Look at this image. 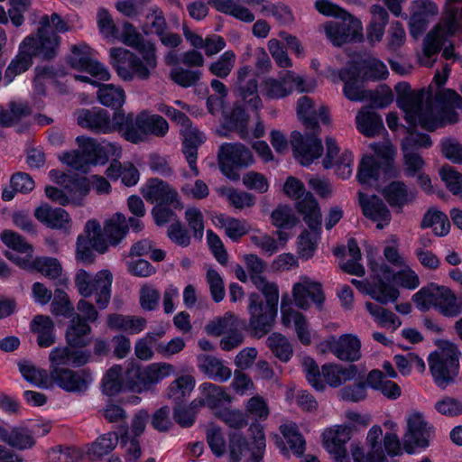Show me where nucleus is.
Segmentation results:
<instances>
[{"label":"nucleus","mask_w":462,"mask_h":462,"mask_svg":"<svg viewBox=\"0 0 462 462\" xmlns=\"http://www.w3.org/2000/svg\"><path fill=\"white\" fill-rule=\"evenodd\" d=\"M245 263L251 281L259 288L261 293L251 292L248 295L247 310L249 313L248 328L253 337L261 338L273 328L278 315L279 288L277 284L269 282L262 273L266 263L257 254H249L245 256Z\"/></svg>","instance_id":"1"},{"label":"nucleus","mask_w":462,"mask_h":462,"mask_svg":"<svg viewBox=\"0 0 462 462\" xmlns=\"http://www.w3.org/2000/svg\"><path fill=\"white\" fill-rule=\"evenodd\" d=\"M173 372L168 363H152L147 365L132 361L125 374L119 365L111 366L101 380L103 394L112 397L121 392L143 393L153 392L157 385Z\"/></svg>","instance_id":"2"},{"label":"nucleus","mask_w":462,"mask_h":462,"mask_svg":"<svg viewBox=\"0 0 462 462\" xmlns=\"http://www.w3.org/2000/svg\"><path fill=\"white\" fill-rule=\"evenodd\" d=\"M77 150L63 152L60 161L71 169L88 173L92 166L106 165L111 156L121 157L122 147L116 143L98 142L97 139L79 135L76 138Z\"/></svg>","instance_id":"3"},{"label":"nucleus","mask_w":462,"mask_h":462,"mask_svg":"<svg viewBox=\"0 0 462 462\" xmlns=\"http://www.w3.org/2000/svg\"><path fill=\"white\" fill-rule=\"evenodd\" d=\"M207 442L216 457L228 451L231 462H260L265 448L264 435H207Z\"/></svg>","instance_id":"4"},{"label":"nucleus","mask_w":462,"mask_h":462,"mask_svg":"<svg viewBox=\"0 0 462 462\" xmlns=\"http://www.w3.org/2000/svg\"><path fill=\"white\" fill-rule=\"evenodd\" d=\"M438 350L428 356L430 373L434 383L444 390L456 382L460 371L461 352L455 343L447 339L436 342Z\"/></svg>","instance_id":"5"},{"label":"nucleus","mask_w":462,"mask_h":462,"mask_svg":"<svg viewBox=\"0 0 462 462\" xmlns=\"http://www.w3.org/2000/svg\"><path fill=\"white\" fill-rule=\"evenodd\" d=\"M412 300L420 311L430 308L448 318L457 317L462 312V303L457 301L454 291L447 286L430 282L412 295Z\"/></svg>","instance_id":"6"},{"label":"nucleus","mask_w":462,"mask_h":462,"mask_svg":"<svg viewBox=\"0 0 462 462\" xmlns=\"http://www.w3.org/2000/svg\"><path fill=\"white\" fill-rule=\"evenodd\" d=\"M168 132L169 124L160 115L152 114L146 109L137 115L133 112L125 113L123 139L133 144L141 143L149 135L164 137Z\"/></svg>","instance_id":"7"},{"label":"nucleus","mask_w":462,"mask_h":462,"mask_svg":"<svg viewBox=\"0 0 462 462\" xmlns=\"http://www.w3.org/2000/svg\"><path fill=\"white\" fill-rule=\"evenodd\" d=\"M112 282L113 275L109 270H101L92 275L86 270L79 269L74 277L75 287L79 295L88 298L95 294L99 310H105L110 302Z\"/></svg>","instance_id":"8"},{"label":"nucleus","mask_w":462,"mask_h":462,"mask_svg":"<svg viewBox=\"0 0 462 462\" xmlns=\"http://www.w3.org/2000/svg\"><path fill=\"white\" fill-rule=\"evenodd\" d=\"M218 167L221 173L232 181L240 179V171L254 162L252 151L241 143H223L217 153Z\"/></svg>","instance_id":"9"},{"label":"nucleus","mask_w":462,"mask_h":462,"mask_svg":"<svg viewBox=\"0 0 462 462\" xmlns=\"http://www.w3.org/2000/svg\"><path fill=\"white\" fill-rule=\"evenodd\" d=\"M125 113L109 112L101 107L91 109L83 108L79 112L77 122L82 128H87L95 134L118 133L123 138L125 130Z\"/></svg>","instance_id":"10"},{"label":"nucleus","mask_w":462,"mask_h":462,"mask_svg":"<svg viewBox=\"0 0 462 462\" xmlns=\"http://www.w3.org/2000/svg\"><path fill=\"white\" fill-rule=\"evenodd\" d=\"M110 64L124 81H132L134 78L147 80L151 76L150 67L135 53L123 48L110 50Z\"/></svg>","instance_id":"11"},{"label":"nucleus","mask_w":462,"mask_h":462,"mask_svg":"<svg viewBox=\"0 0 462 462\" xmlns=\"http://www.w3.org/2000/svg\"><path fill=\"white\" fill-rule=\"evenodd\" d=\"M50 379L61 390L79 394L86 393L94 382L93 373L88 367L79 370L55 367L50 369Z\"/></svg>","instance_id":"12"},{"label":"nucleus","mask_w":462,"mask_h":462,"mask_svg":"<svg viewBox=\"0 0 462 462\" xmlns=\"http://www.w3.org/2000/svg\"><path fill=\"white\" fill-rule=\"evenodd\" d=\"M290 143L294 159L303 167H310L324 152L322 140L315 134L292 131Z\"/></svg>","instance_id":"13"},{"label":"nucleus","mask_w":462,"mask_h":462,"mask_svg":"<svg viewBox=\"0 0 462 462\" xmlns=\"http://www.w3.org/2000/svg\"><path fill=\"white\" fill-rule=\"evenodd\" d=\"M342 22H331L326 24L327 38L335 47H341L346 43L361 42L364 39L362 24L359 19L349 13L343 14Z\"/></svg>","instance_id":"14"},{"label":"nucleus","mask_w":462,"mask_h":462,"mask_svg":"<svg viewBox=\"0 0 462 462\" xmlns=\"http://www.w3.org/2000/svg\"><path fill=\"white\" fill-rule=\"evenodd\" d=\"M60 40L54 31L39 28L36 35L30 34L23 42V46L28 48L33 58L51 61L58 55Z\"/></svg>","instance_id":"15"},{"label":"nucleus","mask_w":462,"mask_h":462,"mask_svg":"<svg viewBox=\"0 0 462 462\" xmlns=\"http://www.w3.org/2000/svg\"><path fill=\"white\" fill-rule=\"evenodd\" d=\"M141 192L150 203L173 205L175 208H182L178 191L159 178L148 179Z\"/></svg>","instance_id":"16"},{"label":"nucleus","mask_w":462,"mask_h":462,"mask_svg":"<svg viewBox=\"0 0 462 462\" xmlns=\"http://www.w3.org/2000/svg\"><path fill=\"white\" fill-rule=\"evenodd\" d=\"M49 360L50 369L65 366L79 368L90 362L91 351L72 347L67 344L64 346L54 347L50 353Z\"/></svg>","instance_id":"17"},{"label":"nucleus","mask_w":462,"mask_h":462,"mask_svg":"<svg viewBox=\"0 0 462 462\" xmlns=\"http://www.w3.org/2000/svg\"><path fill=\"white\" fill-rule=\"evenodd\" d=\"M359 205L365 217L376 223L377 229H383L392 220V214L383 200L375 194L359 193Z\"/></svg>","instance_id":"18"},{"label":"nucleus","mask_w":462,"mask_h":462,"mask_svg":"<svg viewBox=\"0 0 462 462\" xmlns=\"http://www.w3.org/2000/svg\"><path fill=\"white\" fill-rule=\"evenodd\" d=\"M436 110L443 127L458 122L457 109L462 108V97L454 89L447 88L436 97Z\"/></svg>","instance_id":"19"},{"label":"nucleus","mask_w":462,"mask_h":462,"mask_svg":"<svg viewBox=\"0 0 462 462\" xmlns=\"http://www.w3.org/2000/svg\"><path fill=\"white\" fill-rule=\"evenodd\" d=\"M292 295L296 305L302 310L308 308V299H310L319 310L323 307L326 300L322 284L319 282L311 281L308 278L293 285Z\"/></svg>","instance_id":"20"},{"label":"nucleus","mask_w":462,"mask_h":462,"mask_svg":"<svg viewBox=\"0 0 462 462\" xmlns=\"http://www.w3.org/2000/svg\"><path fill=\"white\" fill-rule=\"evenodd\" d=\"M35 218L51 229L69 231L71 219L69 213L62 208H52L43 203L34 210Z\"/></svg>","instance_id":"21"},{"label":"nucleus","mask_w":462,"mask_h":462,"mask_svg":"<svg viewBox=\"0 0 462 462\" xmlns=\"http://www.w3.org/2000/svg\"><path fill=\"white\" fill-rule=\"evenodd\" d=\"M184 128L185 129L180 132V134L183 136L181 151L193 175L198 176L199 174L197 166L198 151L206 138L204 134L197 128H191V126Z\"/></svg>","instance_id":"22"},{"label":"nucleus","mask_w":462,"mask_h":462,"mask_svg":"<svg viewBox=\"0 0 462 462\" xmlns=\"http://www.w3.org/2000/svg\"><path fill=\"white\" fill-rule=\"evenodd\" d=\"M382 195L392 208L402 209L415 200L417 191L402 180H392L383 189Z\"/></svg>","instance_id":"23"},{"label":"nucleus","mask_w":462,"mask_h":462,"mask_svg":"<svg viewBox=\"0 0 462 462\" xmlns=\"http://www.w3.org/2000/svg\"><path fill=\"white\" fill-rule=\"evenodd\" d=\"M244 411L246 414V420H248V433H264L263 422L270 413L265 400L259 395L251 397Z\"/></svg>","instance_id":"24"},{"label":"nucleus","mask_w":462,"mask_h":462,"mask_svg":"<svg viewBox=\"0 0 462 462\" xmlns=\"http://www.w3.org/2000/svg\"><path fill=\"white\" fill-rule=\"evenodd\" d=\"M329 350L339 360L356 362L361 358V341L357 336L344 334L329 344Z\"/></svg>","instance_id":"25"},{"label":"nucleus","mask_w":462,"mask_h":462,"mask_svg":"<svg viewBox=\"0 0 462 462\" xmlns=\"http://www.w3.org/2000/svg\"><path fill=\"white\" fill-rule=\"evenodd\" d=\"M65 341L72 347L87 349L93 342L91 325L71 318L65 330Z\"/></svg>","instance_id":"26"},{"label":"nucleus","mask_w":462,"mask_h":462,"mask_svg":"<svg viewBox=\"0 0 462 462\" xmlns=\"http://www.w3.org/2000/svg\"><path fill=\"white\" fill-rule=\"evenodd\" d=\"M198 367L209 379L225 383L232 375V371L226 366L223 360L208 354H199L197 356Z\"/></svg>","instance_id":"27"},{"label":"nucleus","mask_w":462,"mask_h":462,"mask_svg":"<svg viewBox=\"0 0 462 462\" xmlns=\"http://www.w3.org/2000/svg\"><path fill=\"white\" fill-rule=\"evenodd\" d=\"M248 120L249 115L245 107L239 104L235 103L229 112H223V128L230 132H236L242 139L248 135Z\"/></svg>","instance_id":"28"},{"label":"nucleus","mask_w":462,"mask_h":462,"mask_svg":"<svg viewBox=\"0 0 462 462\" xmlns=\"http://www.w3.org/2000/svg\"><path fill=\"white\" fill-rule=\"evenodd\" d=\"M119 442L117 435H102L94 442L85 447L84 451L78 452L74 457L81 458L85 454L90 461L97 462L112 452Z\"/></svg>","instance_id":"29"},{"label":"nucleus","mask_w":462,"mask_h":462,"mask_svg":"<svg viewBox=\"0 0 462 462\" xmlns=\"http://www.w3.org/2000/svg\"><path fill=\"white\" fill-rule=\"evenodd\" d=\"M97 97L102 106L110 107L114 112L126 113L123 109L126 96L121 86L102 83L97 91Z\"/></svg>","instance_id":"30"},{"label":"nucleus","mask_w":462,"mask_h":462,"mask_svg":"<svg viewBox=\"0 0 462 462\" xmlns=\"http://www.w3.org/2000/svg\"><path fill=\"white\" fill-rule=\"evenodd\" d=\"M356 129L365 137H375L384 130L382 116L371 108L361 109L356 117Z\"/></svg>","instance_id":"31"},{"label":"nucleus","mask_w":462,"mask_h":462,"mask_svg":"<svg viewBox=\"0 0 462 462\" xmlns=\"http://www.w3.org/2000/svg\"><path fill=\"white\" fill-rule=\"evenodd\" d=\"M63 188L69 196L71 205L79 207L83 205L85 198L90 192L91 182L86 176L70 172Z\"/></svg>","instance_id":"32"},{"label":"nucleus","mask_w":462,"mask_h":462,"mask_svg":"<svg viewBox=\"0 0 462 462\" xmlns=\"http://www.w3.org/2000/svg\"><path fill=\"white\" fill-rule=\"evenodd\" d=\"M33 63V56L26 46H23V42L19 45L18 52L12 59L5 72V85H8L14 78L27 71Z\"/></svg>","instance_id":"33"},{"label":"nucleus","mask_w":462,"mask_h":462,"mask_svg":"<svg viewBox=\"0 0 462 462\" xmlns=\"http://www.w3.org/2000/svg\"><path fill=\"white\" fill-rule=\"evenodd\" d=\"M450 222L448 216L434 208H430L423 215L420 222L422 229L433 227V233L436 236H446L450 231Z\"/></svg>","instance_id":"34"},{"label":"nucleus","mask_w":462,"mask_h":462,"mask_svg":"<svg viewBox=\"0 0 462 462\" xmlns=\"http://www.w3.org/2000/svg\"><path fill=\"white\" fill-rule=\"evenodd\" d=\"M346 421L341 425H337L335 429L327 428L322 433H354L365 430L371 422L369 414H361L356 411H347L346 413Z\"/></svg>","instance_id":"35"},{"label":"nucleus","mask_w":462,"mask_h":462,"mask_svg":"<svg viewBox=\"0 0 462 462\" xmlns=\"http://www.w3.org/2000/svg\"><path fill=\"white\" fill-rule=\"evenodd\" d=\"M380 160L372 154H365L358 164L356 179L361 185H368L380 180Z\"/></svg>","instance_id":"36"},{"label":"nucleus","mask_w":462,"mask_h":462,"mask_svg":"<svg viewBox=\"0 0 462 462\" xmlns=\"http://www.w3.org/2000/svg\"><path fill=\"white\" fill-rule=\"evenodd\" d=\"M103 231L111 246L118 245L128 234L125 216L116 212L111 219L106 221Z\"/></svg>","instance_id":"37"},{"label":"nucleus","mask_w":462,"mask_h":462,"mask_svg":"<svg viewBox=\"0 0 462 462\" xmlns=\"http://www.w3.org/2000/svg\"><path fill=\"white\" fill-rule=\"evenodd\" d=\"M32 269L41 273L50 280L58 279L56 285H66L67 279H60L62 273V265L60 262L51 256L37 257L32 261Z\"/></svg>","instance_id":"38"},{"label":"nucleus","mask_w":462,"mask_h":462,"mask_svg":"<svg viewBox=\"0 0 462 462\" xmlns=\"http://www.w3.org/2000/svg\"><path fill=\"white\" fill-rule=\"evenodd\" d=\"M217 12L230 15L244 23H252L254 20L253 12L245 6L236 4L234 0H209Z\"/></svg>","instance_id":"39"},{"label":"nucleus","mask_w":462,"mask_h":462,"mask_svg":"<svg viewBox=\"0 0 462 462\" xmlns=\"http://www.w3.org/2000/svg\"><path fill=\"white\" fill-rule=\"evenodd\" d=\"M266 346L282 363H288L293 356V348L291 342L280 332H273L268 336Z\"/></svg>","instance_id":"40"},{"label":"nucleus","mask_w":462,"mask_h":462,"mask_svg":"<svg viewBox=\"0 0 462 462\" xmlns=\"http://www.w3.org/2000/svg\"><path fill=\"white\" fill-rule=\"evenodd\" d=\"M262 94L269 99L283 98L293 92V86L289 82L288 73L281 79L268 78L261 86Z\"/></svg>","instance_id":"41"},{"label":"nucleus","mask_w":462,"mask_h":462,"mask_svg":"<svg viewBox=\"0 0 462 462\" xmlns=\"http://www.w3.org/2000/svg\"><path fill=\"white\" fill-rule=\"evenodd\" d=\"M199 389L203 396L200 403L207 405L210 409L218 408L224 402H231L229 394L219 385L212 383H203L200 384Z\"/></svg>","instance_id":"42"},{"label":"nucleus","mask_w":462,"mask_h":462,"mask_svg":"<svg viewBox=\"0 0 462 462\" xmlns=\"http://www.w3.org/2000/svg\"><path fill=\"white\" fill-rule=\"evenodd\" d=\"M405 136L401 141V151L419 152L420 149H430L433 143L430 135L418 130L404 132Z\"/></svg>","instance_id":"43"},{"label":"nucleus","mask_w":462,"mask_h":462,"mask_svg":"<svg viewBox=\"0 0 462 462\" xmlns=\"http://www.w3.org/2000/svg\"><path fill=\"white\" fill-rule=\"evenodd\" d=\"M195 379L192 375L184 374L171 383L167 389V396L180 404L190 394L195 387Z\"/></svg>","instance_id":"44"},{"label":"nucleus","mask_w":462,"mask_h":462,"mask_svg":"<svg viewBox=\"0 0 462 462\" xmlns=\"http://www.w3.org/2000/svg\"><path fill=\"white\" fill-rule=\"evenodd\" d=\"M274 442L281 452L288 456L289 452L300 457L306 449V441L302 435H273Z\"/></svg>","instance_id":"45"},{"label":"nucleus","mask_w":462,"mask_h":462,"mask_svg":"<svg viewBox=\"0 0 462 462\" xmlns=\"http://www.w3.org/2000/svg\"><path fill=\"white\" fill-rule=\"evenodd\" d=\"M371 287L368 295L381 304L394 302L400 295L394 284H390L381 280H373Z\"/></svg>","instance_id":"46"},{"label":"nucleus","mask_w":462,"mask_h":462,"mask_svg":"<svg viewBox=\"0 0 462 462\" xmlns=\"http://www.w3.org/2000/svg\"><path fill=\"white\" fill-rule=\"evenodd\" d=\"M363 80L378 81L386 79L389 71L386 65L377 58H362Z\"/></svg>","instance_id":"47"},{"label":"nucleus","mask_w":462,"mask_h":462,"mask_svg":"<svg viewBox=\"0 0 462 462\" xmlns=\"http://www.w3.org/2000/svg\"><path fill=\"white\" fill-rule=\"evenodd\" d=\"M91 60V48L86 43H79L71 46L66 62L70 68L82 71Z\"/></svg>","instance_id":"48"},{"label":"nucleus","mask_w":462,"mask_h":462,"mask_svg":"<svg viewBox=\"0 0 462 462\" xmlns=\"http://www.w3.org/2000/svg\"><path fill=\"white\" fill-rule=\"evenodd\" d=\"M272 224L280 229H291L298 224V218L287 204H279L271 214Z\"/></svg>","instance_id":"49"},{"label":"nucleus","mask_w":462,"mask_h":462,"mask_svg":"<svg viewBox=\"0 0 462 462\" xmlns=\"http://www.w3.org/2000/svg\"><path fill=\"white\" fill-rule=\"evenodd\" d=\"M2 243L9 249L19 254H32L33 246L19 233L5 229L0 234Z\"/></svg>","instance_id":"50"},{"label":"nucleus","mask_w":462,"mask_h":462,"mask_svg":"<svg viewBox=\"0 0 462 462\" xmlns=\"http://www.w3.org/2000/svg\"><path fill=\"white\" fill-rule=\"evenodd\" d=\"M51 299V311L54 316L66 318L72 316L74 309L69 295L63 289L56 288Z\"/></svg>","instance_id":"51"},{"label":"nucleus","mask_w":462,"mask_h":462,"mask_svg":"<svg viewBox=\"0 0 462 462\" xmlns=\"http://www.w3.org/2000/svg\"><path fill=\"white\" fill-rule=\"evenodd\" d=\"M347 435H324L323 445L325 448L335 456L336 462L346 461V449L345 444L349 438Z\"/></svg>","instance_id":"52"},{"label":"nucleus","mask_w":462,"mask_h":462,"mask_svg":"<svg viewBox=\"0 0 462 462\" xmlns=\"http://www.w3.org/2000/svg\"><path fill=\"white\" fill-rule=\"evenodd\" d=\"M217 417L230 429L236 430L249 426L248 420H246V414L244 411L223 408L217 412Z\"/></svg>","instance_id":"53"},{"label":"nucleus","mask_w":462,"mask_h":462,"mask_svg":"<svg viewBox=\"0 0 462 462\" xmlns=\"http://www.w3.org/2000/svg\"><path fill=\"white\" fill-rule=\"evenodd\" d=\"M19 371L23 379L39 387H46L48 374L46 370L36 368L29 362L19 363Z\"/></svg>","instance_id":"54"},{"label":"nucleus","mask_w":462,"mask_h":462,"mask_svg":"<svg viewBox=\"0 0 462 462\" xmlns=\"http://www.w3.org/2000/svg\"><path fill=\"white\" fill-rule=\"evenodd\" d=\"M235 60V52L233 51H226L220 55L217 60L210 64L209 71L217 78L226 79L231 72Z\"/></svg>","instance_id":"55"},{"label":"nucleus","mask_w":462,"mask_h":462,"mask_svg":"<svg viewBox=\"0 0 462 462\" xmlns=\"http://www.w3.org/2000/svg\"><path fill=\"white\" fill-rule=\"evenodd\" d=\"M171 408L163 405L150 414V423L152 428L158 432H166L172 427V416Z\"/></svg>","instance_id":"56"},{"label":"nucleus","mask_w":462,"mask_h":462,"mask_svg":"<svg viewBox=\"0 0 462 462\" xmlns=\"http://www.w3.org/2000/svg\"><path fill=\"white\" fill-rule=\"evenodd\" d=\"M441 180L446 188L453 194L459 195L462 192V174L453 167L446 164L439 170Z\"/></svg>","instance_id":"57"},{"label":"nucleus","mask_w":462,"mask_h":462,"mask_svg":"<svg viewBox=\"0 0 462 462\" xmlns=\"http://www.w3.org/2000/svg\"><path fill=\"white\" fill-rule=\"evenodd\" d=\"M201 73L199 70H191L181 67H174L171 69L170 79L182 88H189L197 84Z\"/></svg>","instance_id":"58"},{"label":"nucleus","mask_w":462,"mask_h":462,"mask_svg":"<svg viewBox=\"0 0 462 462\" xmlns=\"http://www.w3.org/2000/svg\"><path fill=\"white\" fill-rule=\"evenodd\" d=\"M339 398L345 402H360L367 397L366 383L363 381L347 384L339 390Z\"/></svg>","instance_id":"59"},{"label":"nucleus","mask_w":462,"mask_h":462,"mask_svg":"<svg viewBox=\"0 0 462 462\" xmlns=\"http://www.w3.org/2000/svg\"><path fill=\"white\" fill-rule=\"evenodd\" d=\"M402 152L403 174L407 178H415L424 170L426 162L419 152Z\"/></svg>","instance_id":"60"},{"label":"nucleus","mask_w":462,"mask_h":462,"mask_svg":"<svg viewBox=\"0 0 462 462\" xmlns=\"http://www.w3.org/2000/svg\"><path fill=\"white\" fill-rule=\"evenodd\" d=\"M206 280L209 287L212 300L216 303L221 302L226 295L222 276L217 270L209 268L206 273Z\"/></svg>","instance_id":"61"},{"label":"nucleus","mask_w":462,"mask_h":462,"mask_svg":"<svg viewBox=\"0 0 462 462\" xmlns=\"http://www.w3.org/2000/svg\"><path fill=\"white\" fill-rule=\"evenodd\" d=\"M120 447L125 450L126 462H138L142 448L138 435H120Z\"/></svg>","instance_id":"62"},{"label":"nucleus","mask_w":462,"mask_h":462,"mask_svg":"<svg viewBox=\"0 0 462 462\" xmlns=\"http://www.w3.org/2000/svg\"><path fill=\"white\" fill-rule=\"evenodd\" d=\"M76 260L83 264L93 263L96 260L95 250L90 237L79 234L76 241Z\"/></svg>","instance_id":"63"},{"label":"nucleus","mask_w":462,"mask_h":462,"mask_svg":"<svg viewBox=\"0 0 462 462\" xmlns=\"http://www.w3.org/2000/svg\"><path fill=\"white\" fill-rule=\"evenodd\" d=\"M441 154L452 163H462V144L455 138L445 137L440 140Z\"/></svg>","instance_id":"64"}]
</instances>
